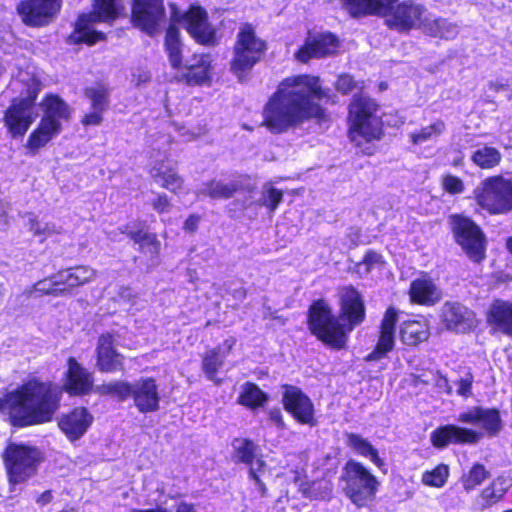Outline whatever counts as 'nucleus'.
I'll use <instances>...</instances> for the list:
<instances>
[{
	"instance_id": "obj_1",
	"label": "nucleus",
	"mask_w": 512,
	"mask_h": 512,
	"mask_svg": "<svg viewBox=\"0 0 512 512\" xmlns=\"http://www.w3.org/2000/svg\"><path fill=\"white\" fill-rule=\"evenodd\" d=\"M325 96L318 77H288L266 103L264 123L272 132L282 133L312 118L325 119V110L318 103Z\"/></svg>"
},
{
	"instance_id": "obj_2",
	"label": "nucleus",
	"mask_w": 512,
	"mask_h": 512,
	"mask_svg": "<svg viewBox=\"0 0 512 512\" xmlns=\"http://www.w3.org/2000/svg\"><path fill=\"white\" fill-rule=\"evenodd\" d=\"M62 389L32 379L0 397V411L20 427L50 422L60 407Z\"/></svg>"
},
{
	"instance_id": "obj_3",
	"label": "nucleus",
	"mask_w": 512,
	"mask_h": 512,
	"mask_svg": "<svg viewBox=\"0 0 512 512\" xmlns=\"http://www.w3.org/2000/svg\"><path fill=\"white\" fill-rule=\"evenodd\" d=\"M341 317L344 325L333 315L331 307L318 300L309 308L308 327L313 335L332 348H343L347 334L365 320V305L361 294L353 287H345L340 293Z\"/></svg>"
},
{
	"instance_id": "obj_4",
	"label": "nucleus",
	"mask_w": 512,
	"mask_h": 512,
	"mask_svg": "<svg viewBox=\"0 0 512 512\" xmlns=\"http://www.w3.org/2000/svg\"><path fill=\"white\" fill-rule=\"evenodd\" d=\"M396 2L397 0H342L345 9L354 17L384 16L387 26L399 32L417 28L424 30V22L429 15L426 8L410 0L393 6Z\"/></svg>"
},
{
	"instance_id": "obj_5",
	"label": "nucleus",
	"mask_w": 512,
	"mask_h": 512,
	"mask_svg": "<svg viewBox=\"0 0 512 512\" xmlns=\"http://www.w3.org/2000/svg\"><path fill=\"white\" fill-rule=\"evenodd\" d=\"M43 116L35 130L29 135L26 149L31 155L45 147L62 131V123L70 119L69 105L57 95L47 96L41 103Z\"/></svg>"
},
{
	"instance_id": "obj_6",
	"label": "nucleus",
	"mask_w": 512,
	"mask_h": 512,
	"mask_svg": "<svg viewBox=\"0 0 512 512\" xmlns=\"http://www.w3.org/2000/svg\"><path fill=\"white\" fill-rule=\"evenodd\" d=\"M377 112V104L369 97L364 95L353 97L349 106V137L357 146L362 142L381 138L382 125Z\"/></svg>"
},
{
	"instance_id": "obj_7",
	"label": "nucleus",
	"mask_w": 512,
	"mask_h": 512,
	"mask_svg": "<svg viewBox=\"0 0 512 512\" xmlns=\"http://www.w3.org/2000/svg\"><path fill=\"white\" fill-rule=\"evenodd\" d=\"M266 49V42L256 35L250 24H244L239 28L230 69L240 82L246 80L248 73L261 60Z\"/></svg>"
},
{
	"instance_id": "obj_8",
	"label": "nucleus",
	"mask_w": 512,
	"mask_h": 512,
	"mask_svg": "<svg viewBox=\"0 0 512 512\" xmlns=\"http://www.w3.org/2000/svg\"><path fill=\"white\" fill-rule=\"evenodd\" d=\"M96 271L89 266H76L60 270L48 278L36 282L25 294L28 297H40L51 295L54 297L64 296L78 286L92 281Z\"/></svg>"
},
{
	"instance_id": "obj_9",
	"label": "nucleus",
	"mask_w": 512,
	"mask_h": 512,
	"mask_svg": "<svg viewBox=\"0 0 512 512\" xmlns=\"http://www.w3.org/2000/svg\"><path fill=\"white\" fill-rule=\"evenodd\" d=\"M343 491L357 507L371 503L378 491L376 477L360 462L349 460L342 470Z\"/></svg>"
},
{
	"instance_id": "obj_10",
	"label": "nucleus",
	"mask_w": 512,
	"mask_h": 512,
	"mask_svg": "<svg viewBox=\"0 0 512 512\" xmlns=\"http://www.w3.org/2000/svg\"><path fill=\"white\" fill-rule=\"evenodd\" d=\"M477 204L492 215L512 211V180L502 175L484 179L474 191Z\"/></svg>"
},
{
	"instance_id": "obj_11",
	"label": "nucleus",
	"mask_w": 512,
	"mask_h": 512,
	"mask_svg": "<svg viewBox=\"0 0 512 512\" xmlns=\"http://www.w3.org/2000/svg\"><path fill=\"white\" fill-rule=\"evenodd\" d=\"M102 389L105 393L117 395L122 400L132 397L141 413L154 412L159 408L158 386L153 378H142L133 384L116 381L104 385Z\"/></svg>"
},
{
	"instance_id": "obj_12",
	"label": "nucleus",
	"mask_w": 512,
	"mask_h": 512,
	"mask_svg": "<svg viewBox=\"0 0 512 512\" xmlns=\"http://www.w3.org/2000/svg\"><path fill=\"white\" fill-rule=\"evenodd\" d=\"M151 147L150 175L161 187L177 193L183 185L182 178L175 171L172 162L168 160V150L171 138L159 135L155 140H148Z\"/></svg>"
},
{
	"instance_id": "obj_13",
	"label": "nucleus",
	"mask_w": 512,
	"mask_h": 512,
	"mask_svg": "<svg viewBox=\"0 0 512 512\" xmlns=\"http://www.w3.org/2000/svg\"><path fill=\"white\" fill-rule=\"evenodd\" d=\"M93 11L82 14L76 23L75 31L71 35L74 42H83L89 45L104 38L102 32L92 28L95 22H109L118 17L120 9L119 0H94Z\"/></svg>"
},
{
	"instance_id": "obj_14",
	"label": "nucleus",
	"mask_w": 512,
	"mask_h": 512,
	"mask_svg": "<svg viewBox=\"0 0 512 512\" xmlns=\"http://www.w3.org/2000/svg\"><path fill=\"white\" fill-rule=\"evenodd\" d=\"M39 453L24 445L10 444L4 452V462L12 486L26 481L36 470Z\"/></svg>"
},
{
	"instance_id": "obj_15",
	"label": "nucleus",
	"mask_w": 512,
	"mask_h": 512,
	"mask_svg": "<svg viewBox=\"0 0 512 512\" xmlns=\"http://www.w3.org/2000/svg\"><path fill=\"white\" fill-rule=\"evenodd\" d=\"M451 226L456 242L470 259L480 262L485 256V238L480 228L469 218L453 215Z\"/></svg>"
},
{
	"instance_id": "obj_16",
	"label": "nucleus",
	"mask_w": 512,
	"mask_h": 512,
	"mask_svg": "<svg viewBox=\"0 0 512 512\" xmlns=\"http://www.w3.org/2000/svg\"><path fill=\"white\" fill-rule=\"evenodd\" d=\"M36 97L37 93L34 92L25 98L15 99L6 110L4 123L14 138L23 137L37 118L34 107Z\"/></svg>"
},
{
	"instance_id": "obj_17",
	"label": "nucleus",
	"mask_w": 512,
	"mask_h": 512,
	"mask_svg": "<svg viewBox=\"0 0 512 512\" xmlns=\"http://www.w3.org/2000/svg\"><path fill=\"white\" fill-rule=\"evenodd\" d=\"M282 403L284 409L300 424L310 426L316 424L314 404L299 387L283 385Z\"/></svg>"
},
{
	"instance_id": "obj_18",
	"label": "nucleus",
	"mask_w": 512,
	"mask_h": 512,
	"mask_svg": "<svg viewBox=\"0 0 512 512\" xmlns=\"http://www.w3.org/2000/svg\"><path fill=\"white\" fill-rule=\"evenodd\" d=\"M439 317L447 330L457 333H466L477 326L475 313L459 302H445L440 309Z\"/></svg>"
},
{
	"instance_id": "obj_19",
	"label": "nucleus",
	"mask_w": 512,
	"mask_h": 512,
	"mask_svg": "<svg viewBox=\"0 0 512 512\" xmlns=\"http://www.w3.org/2000/svg\"><path fill=\"white\" fill-rule=\"evenodd\" d=\"M60 7V0H25L17 9L25 24L43 26L52 21Z\"/></svg>"
},
{
	"instance_id": "obj_20",
	"label": "nucleus",
	"mask_w": 512,
	"mask_h": 512,
	"mask_svg": "<svg viewBox=\"0 0 512 512\" xmlns=\"http://www.w3.org/2000/svg\"><path fill=\"white\" fill-rule=\"evenodd\" d=\"M164 18L163 0H134L132 19L135 26L153 35Z\"/></svg>"
},
{
	"instance_id": "obj_21",
	"label": "nucleus",
	"mask_w": 512,
	"mask_h": 512,
	"mask_svg": "<svg viewBox=\"0 0 512 512\" xmlns=\"http://www.w3.org/2000/svg\"><path fill=\"white\" fill-rule=\"evenodd\" d=\"M337 48L338 40L332 33H309L305 44L298 50L295 57L298 61L305 63L311 58L333 55Z\"/></svg>"
},
{
	"instance_id": "obj_22",
	"label": "nucleus",
	"mask_w": 512,
	"mask_h": 512,
	"mask_svg": "<svg viewBox=\"0 0 512 512\" xmlns=\"http://www.w3.org/2000/svg\"><path fill=\"white\" fill-rule=\"evenodd\" d=\"M483 434L473 429L456 425H444L431 433L430 440L434 447L445 448L450 444H476Z\"/></svg>"
},
{
	"instance_id": "obj_23",
	"label": "nucleus",
	"mask_w": 512,
	"mask_h": 512,
	"mask_svg": "<svg viewBox=\"0 0 512 512\" xmlns=\"http://www.w3.org/2000/svg\"><path fill=\"white\" fill-rule=\"evenodd\" d=\"M398 312L390 307L386 310L380 324L376 347L366 356V361H377L384 358L395 346V325Z\"/></svg>"
},
{
	"instance_id": "obj_24",
	"label": "nucleus",
	"mask_w": 512,
	"mask_h": 512,
	"mask_svg": "<svg viewBox=\"0 0 512 512\" xmlns=\"http://www.w3.org/2000/svg\"><path fill=\"white\" fill-rule=\"evenodd\" d=\"M185 29L198 43L213 44L215 30L208 23L206 12L200 7H191L183 16Z\"/></svg>"
},
{
	"instance_id": "obj_25",
	"label": "nucleus",
	"mask_w": 512,
	"mask_h": 512,
	"mask_svg": "<svg viewBox=\"0 0 512 512\" xmlns=\"http://www.w3.org/2000/svg\"><path fill=\"white\" fill-rule=\"evenodd\" d=\"M92 422L93 416L86 408L76 407L61 416L58 426L68 440L74 442L87 432Z\"/></svg>"
},
{
	"instance_id": "obj_26",
	"label": "nucleus",
	"mask_w": 512,
	"mask_h": 512,
	"mask_svg": "<svg viewBox=\"0 0 512 512\" xmlns=\"http://www.w3.org/2000/svg\"><path fill=\"white\" fill-rule=\"evenodd\" d=\"M67 366L68 369L64 384L66 391L74 395L89 393L93 386L92 374L73 357L68 358Z\"/></svg>"
},
{
	"instance_id": "obj_27",
	"label": "nucleus",
	"mask_w": 512,
	"mask_h": 512,
	"mask_svg": "<svg viewBox=\"0 0 512 512\" xmlns=\"http://www.w3.org/2000/svg\"><path fill=\"white\" fill-rule=\"evenodd\" d=\"M457 420L462 423L482 427L490 434H496L501 428L500 416L495 409L474 407L460 413Z\"/></svg>"
},
{
	"instance_id": "obj_28",
	"label": "nucleus",
	"mask_w": 512,
	"mask_h": 512,
	"mask_svg": "<svg viewBox=\"0 0 512 512\" xmlns=\"http://www.w3.org/2000/svg\"><path fill=\"white\" fill-rule=\"evenodd\" d=\"M123 357L114 348L111 334H103L98 339L97 367L102 372H113L123 368Z\"/></svg>"
},
{
	"instance_id": "obj_29",
	"label": "nucleus",
	"mask_w": 512,
	"mask_h": 512,
	"mask_svg": "<svg viewBox=\"0 0 512 512\" xmlns=\"http://www.w3.org/2000/svg\"><path fill=\"white\" fill-rule=\"evenodd\" d=\"M486 320L493 331L512 336V303L495 300L487 310Z\"/></svg>"
},
{
	"instance_id": "obj_30",
	"label": "nucleus",
	"mask_w": 512,
	"mask_h": 512,
	"mask_svg": "<svg viewBox=\"0 0 512 512\" xmlns=\"http://www.w3.org/2000/svg\"><path fill=\"white\" fill-rule=\"evenodd\" d=\"M171 24L167 29L165 36V49L169 57V61L174 68H180L182 64V43L180 41L179 29L174 25L180 22L181 17L175 7L172 5Z\"/></svg>"
},
{
	"instance_id": "obj_31",
	"label": "nucleus",
	"mask_w": 512,
	"mask_h": 512,
	"mask_svg": "<svg viewBox=\"0 0 512 512\" xmlns=\"http://www.w3.org/2000/svg\"><path fill=\"white\" fill-rule=\"evenodd\" d=\"M409 293L413 302L423 305H433L441 298L440 290L435 283L427 277L412 281Z\"/></svg>"
},
{
	"instance_id": "obj_32",
	"label": "nucleus",
	"mask_w": 512,
	"mask_h": 512,
	"mask_svg": "<svg viewBox=\"0 0 512 512\" xmlns=\"http://www.w3.org/2000/svg\"><path fill=\"white\" fill-rule=\"evenodd\" d=\"M429 335V326L425 319L405 321L400 328L402 342L410 346L426 341Z\"/></svg>"
},
{
	"instance_id": "obj_33",
	"label": "nucleus",
	"mask_w": 512,
	"mask_h": 512,
	"mask_svg": "<svg viewBox=\"0 0 512 512\" xmlns=\"http://www.w3.org/2000/svg\"><path fill=\"white\" fill-rule=\"evenodd\" d=\"M424 32L433 37L453 39L458 35L459 27L447 19L432 18L429 14L428 19L424 22Z\"/></svg>"
},
{
	"instance_id": "obj_34",
	"label": "nucleus",
	"mask_w": 512,
	"mask_h": 512,
	"mask_svg": "<svg viewBox=\"0 0 512 512\" xmlns=\"http://www.w3.org/2000/svg\"><path fill=\"white\" fill-rule=\"evenodd\" d=\"M188 84H202L209 79L210 59L208 56H195L185 64Z\"/></svg>"
},
{
	"instance_id": "obj_35",
	"label": "nucleus",
	"mask_w": 512,
	"mask_h": 512,
	"mask_svg": "<svg viewBox=\"0 0 512 512\" xmlns=\"http://www.w3.org/2000/svg\"><path fill=\"white\" fill-rule=\"evenodd\" d=\"M346 443L357 454L369 458L377 467L381 468L384 465V461L378 456L376 448H374V446L362 436L355 433H349L346 436Z\"/></svg>"
},
{
	"instance_id": "obj_36",
	"label": "nucleus",
	"mask_w": 512,
	"mask_h": 512,
	"mask_svg": "<svg viewBox=\"0 0 512 512\" xmlns=\"http://www.w3.org/2000/svg\"><path fill=\"white\" fill-rule=\"evenodd\" d=\"M268 399V395L263 392L256 384L252 382H246L241 386L238 403L250 409H255L262 407L268 401Z\"/></svg>"
},
{
	"instance_id": "obj_37",
	"label": "nucleus",
	"mask_w": 512,
	"mask_h": 512,
	"mask_svg": "<svg viewBox=\"0 0 512 512\" xmlns=\"http://www.w3.org/2000/svg\"><path fill=\"white\" fill-rule=\"evenodd\" d=\"M502 160L501 152L492 146H479L471 155V161L481 169H493Z\"/></svg>"
},
{
	"instance_id": "obj_38",
	"label": "nucleus",
	"mask_w": 512,
	"mask_h": 512,
	"mask_svg": "<svg viewBox=\"0 0 512 512\" xmlns=\"http://www.w3.org/2000/svg\"><path fill=\"white\" fill-rule=\"evenodd\" d=\"M446 125L442 120H436L418 131L409 133L408 137L413 145L419 146L427 142H435L445 132Z\"/></svg>"
},
{
	"instance_id": "obj_39",
	"label": "nucleus",
	"mask_w": 512,
	"mask_h": 512,
	"mask_svg": "<svg viewBox=\"0 0 512 512\" xmlns=\"http://www.w3.org/2000/svg\"><path fill=\"white\" fill-rule=\"evenodd\" d=\"M238 190V185L235 181L224 183L218 180L208 182L204 188L200 189L197 193L198 197L201 195L209 196L213 199H228L231 198Z\"/></svg>"
},
{
	"instance_id": "obj_40",
	"label": "nucleus",
	"mask_w": 512,
	"mask_h": 512,
	"mask_svg": "<svg viewBox=\"0 0 512 512\" xmlns=\"http://www.w3.org/2000/svg\"><path fill=\"white\" fill-rule=\"evenodd\" d=\"M28 229L33 236L40 238V241H44L47 238L53 237L63 233V227L54 222H46L38 220L34 216L28 218Z\"/></svg>"
},
{
	"instance_id": "obj_41",
	"label": "nucleus",
	"mask_w": 512,
	"mask_h": 512,
	"mask_svg": "<svg viewBox=\"0 0 512 512\" xmlns=\"http://www.w3.org/2000/svg\"><path fill=\"white\" fill-rule=\"evenodd\" d=\"M226 354L220 353L219 348H214L207 351L202 360V369L207 378L214 382L217 380V372L222 367Z\"/></svg>"
},
{
	"instance_id": "obj_42",
	"label": "nucleus",
	"mask_w": 512,
	"mask_h": 512,
	"mask_svg": "<svg viewBox=\"0 0 512 512\" xmlns=\"http://www.w3.org/2000/svg\"><path fill=\"white\" fill-rule=\"evenodd\" d=\"M449 477V467L446 464H438L432 470H427L422 474L421 481L429 487H443Z\"/></svg>"
},
{
	"instance_id": "obj_43",
	"label": "nucleus",
	"mask_w": 512,
	"mask_h": 512,
	"mask_svg": "<svg viewBox=\"0 0 512 512\" xmlns=\"http://www.w3.org/2000/svg\"><path fill=\"white\" fill-rule=\"evenodd\" d=\"M84 94L90 100L92 109L102 111L107 109L109 92L103 84H96L86 88Z\"/></svg>"
},
{
	"instance_id": "obj_44",
	"label": "nucleus",
	"mask_w": 512,
	"mask_h": 512,
	"mask_svg": "<svg viewBox=\"0 0 512 512\" xmlns=\"http://www.w3.org/2000/svg\"><path fill=\"white\" fill-rule=\"evenodd\" d=\"M237 461L246 465L252 464L257 456V446L247 439H236L233 443Z\"/></svg>"
},
{
	"instance_id": "obj_45",
	"label": "nucleus",
	"mask_w": 512,
	"mask_h": 512,
	"mask_svg": "<svg viewBox=\"0 0 512 512\" xmlns=\"http://www.w3.org/2000/svg\"><path fill=\"white\" fill-rule=\"evenodd\" d=\"M283 194L280 190L274 188L270 183H266L262 187V195L259 199V205L265 206L270 213H274L279 203L282 201Z\"/></svg>"
},
{
	"instance_id": "obj_46",
	"label": "nucleus",
	"mask_w": 512,
	"mask_h": 512,
	"mask_svg": "<svg viewBox=\"0 0 512 512\" xmlns=\"http://www.w3.org/2000/svg\"><path fill=\"white\" fill-rule=\"evenodd\" d=\"M486 477L487 472L484 466L476 464L471 468L469 473L463 477V487L466 491H470L474 489L476 486L480 485L485 480Z\"/></svg>"
},
{
	"instance_id": "obj_47",
	"label": "nucleus",
	"mask_w": 512,
	"mask_h": 512,
	"mask_svg": "<svg viewBox=\"0 0 512 512\" xmlns=\"http://www.w3.org/2000/svg\"><path fill=\"white\" fill-rule=\"evenodd\" d=\"M415 385H418L419 383L425 384V385H433L437 388V391L439 393H450L451 387L449 385V382L446 377L439 373H432L429 378H421L420 376H417L414 381Z\"/></svg>"
},
{
	"instance_id": "obj_48",
	"label": "nucleus",
	"mask_w": 512,
	"mask_h": 512,
	"mask_svg": "<svg viewBox=\"0 0 512 512\" xmlns=\"http://www.w3.org/2000/svg\"><path fill=\"white\" fill-rule=\"evenodd\" d=\"M248 466L250 478L255 481V484L257 485L261 495H265L266 487L259 476V473L262 472L265 467L264 460L261 457H258L257 455L256 458L253 460V463L249 464Z\"/></svg>"
},
{
	"instance_id": "obj_49",
	"label": "nucleus",
	"mask_w": 512,
	"mask_h": 512,
	"mask_svg": "<svg viewBox=\"0 0 512 512\" xmlns=\"http://www.w3.org/2000/svg\"><path fill=\"white\" fill-rule=\"evenodd\" d=\"M504 494L505 489L503 488V482L500 480L494 481L492 485L485 488L482 493L483 498L489 505L499 501L504 496Z\"/></svg>"
},
{
	"instance_id": "obj_50",
	"label": "nucleus",
	"mask_w": 512,
	"mask_h": 512,
	"mask_svg": "<svg viewBox=\"0 0 512 512\" xmlns=\"http://www.w3.org/2000/svg\"><path fill=\"white\" fill-rule=\"evenodd\" d=\"M442 186L444 190L450 194H459L464 190L463 181L459 177L451 174L443 176Z\"/></svg>"
},
{
	"instance_id": "obj_51",
	"label": "nucleus",
	"mask_w": 512,
	"mask_h": 512,
	"mask_svg": "<svg viewBox=\"0 0 512 512\" xmlns=\"http://www.w3.org/2000/svg\"><path fill=\"white\" fill-rule=\"evenodd\" d=\"M151 80L150 72L142 67L135 68L131 74V83L136 87H141Z\"/></svg>"
},
{
	"instance_id": "obj_52",
	"label": "nucleus",
	"mask_w": 512,
	"mask_h": 512,
	"mask_svg": "<svg viewBox=\"0 0 512 512\" xmlns=\"http://www.w3.org/2000/svg\"><path fill=\"white\" fill-rule=\"evenodd\" d=\"M139 246L142 250L147 249L151 254H157L160 249V242L155 234L147 232Z\"/></svg>"
},
{
	"instance_id": "obj_53",
	"label": "nucleus",
	"mask_w": 512,
	"mask_h": 512,
	"mask_svg": "<svg viewBox=\"0 0 512 512\" xmlns=\"http://www.w3.org/2000/svg\"><path fill=\"white\" fill-rule=\"evenodd\" d=\"M383 264L382 256L374 251H369L366 253L361 266L365 268L366 272H369L374 267L380 266Z\"/></svg>"
},
{
	"instance_id": "obj_54",
	"label": "nucleus",
	"mask_w": 512,
	"mask_h": 512,
	"mask_svg": "<svg viewBox=\"0 0 512 512\" xmlns=\"http://www.w3.org/2000/svg\"><path fill=\"white\" fill-rule=\"evenodd\" d=\"M330 492H331V488L328 485V483H326V482H324V483L320 482L318 484L314 483L309 491L308 496L310 498H314V499H318V498L325 499V498L329 497Z\"/></svg>"
},
{
	"instance_id": "obj_55",
	"label": "nucleus",
	"mask_w": 512,
	"mask_h": 512,
	"mask_svg": "<svg viewBox=\"0 0 512 512\" xmlns=\"http://www.w3.org/2000/svg\"><path fill=\"white\" fill-rule=\"evenodd\" d=\"M117 298L119 302L130 307L137 302V294L130 287H121L118 291Z\"/></svg>"
},
{
	"instance_id": "obj_56",
	"label": "nucleus",
	"mask_w": 512,
	"mask_h": 512,
	"mask_svg": "<svg viewBox=\"0 0 512 512\" xmlns=\"http://www.w3.org/2000/svg\"><path fill=\"white\" fill-rule=\"evenodd\" d=\"M356 86L357 83L353 80L352 76L347 74L339 76L336 83L337 90L343 94L350 93Z\"/></svg>"
},
{
	"instance_id": "obj_57",
	"label": "nucleus",
	"mask_w": 512,
	"mask_h": 512,
	"mask_svg": "<svg viewBox=\"0 0 512 512\" xmlns=\"http://www.w3.org/2000/svg\"><path fill=\"white\" fill-rule=\"evenodd\" d=\"M473 382V376L467 373L465 377L461 378L457 382V393L461 396H469L471 393V385Z\"/></svg>"
},
{
	"instance_id": "obj_58",
	"label": "nucleus",
	"mask_w": 512,
	"mask_h": 512,
	"mask_svg": "<svg viewBox=\"0 0 512 512\" xmlns=\"http://www.w3.org/2000/svg\"><path fill=\"white\" fill-rule=\"evenodd\" d=\"M153 209L158 213H165L170 210L171 204L166 194H158L151 203Z\"/></svg>"
},
{
	"instance_id": "obj_59",
	"label": "nucleus",
	"mask_w": 512,
	"mask_h": 512,
	"mask_svg": "<svg viewBox=\"0 0 512 512\" xmlns=\"http://www.w3.org/2000/svg\"><path fill=\"white\" fill-rule=\"evenodd\" d=\"M104 111L102 110H97V109H93L92 112L86 114L83 119H82V123L85 125V126H97L99 125L101 122H102V113Z\"/></svg>"
},
{
	"instance_id": "obj_60",
	"label": "nucleus",
	"mask_w": 512,
	"mask_h": 512,
	"mask_svg": "<svg viewBox=\"0 0 512 512\" xmlns=\"http://www.w3.org/2000/svg\"><path fill=\"white\" fill-rule=\"evenodd\" d=\"M269 420L272 424H274L278 429H285L286 424L282 415V412L279 408H273L269 411Z\"/></svg>"
},
{
	"instance_id": "obj_61",
	"label": "nucleus",
	"mask_w": 512,
	"mask_h": 512,
	"mask_svg": "<svg viewBox=\"0 0 512 512\" xmlns=\"http://www.w3.org/2000/svg\"><path fill=\"white\" fill-rule=\"evenodd\" d=\"M200 216L198 215H190L186 221L184 222V230L189 233H193L198 229L199 223H200Z\"/></svg>"
},
{
	"instance_id": "obj_62",
	"label": "nucleus",
	"mask_w": 512,
	"mask_h": 512,
	"mask_svg": "<svg viewBox=\"0 0 512 512\" xmlns=\"http://www.w3.org/2000/svg\"><path fill=\"white\" fill-rule=\"evenodd\" d=\"M205 133H206L205 127H200L197 129V131H189V130H186L185 128H183L181 131V136L184 137L185 140L191 141L201 135H204Z\"/></svg>"
},
{
	"instance_id": "obj_63",
	"label": "nucleus",
	"mask_w": 512,
	"mask_h": 512,
	"mask_svg": "<svg viewBox=\"0 0 512 512\" xmlns=\"http://www.w3.org/2000/svg\"><path fill=\"white\" fill-rule=\"evenodd\" d=\"M8 224L7 206L0 201V229Z\"/></svg>"
},
{
	"instance_id": "obj_64",
	"label": "nucleus",
	"mask_w": 512,
	"mask_h": 512,
	"mask_svg": "<svg viewBox=\"0 0 512 512\" xmlns=\"http://www.w3.org/2000/svg\"><path fill=\"white\" fill-rule=\"evenodd\" d=\"M147 232H143V231H130L128 233V236L130 237L131 240L134 241V243L140 245L141 241L143 240V236L146 235Z\"/></svg>"
}]
</instances>
